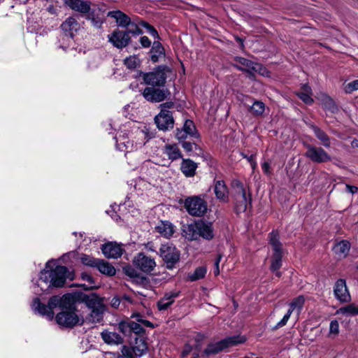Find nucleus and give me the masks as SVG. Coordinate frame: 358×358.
<instances>
[{
	"label": "nucleus",
	"mask_w": 358,
	"mask_h": 358,
	"mask_svg": "<svg viewBox=\"0 0 358 358\" xmlns=\"http://www.w3.org/2000/svg\"><path fill=\"white\" fill-rule=\"evenodd\" d=\"M49 261L45 264V268L41 272L40 280L50 283L49 287H62L64 285L66 279L73 280V273L70 272L67 267L57 265L52 268Z\"/></svg>",
	"instance_id": "1"
},
{
	"label": "nucleus",
	"mask_w": 358,
	"mask_h": 358,
	"mask_svg": "<svg viewBox=\"0 0 358 358\" xmlns=\"http://www.w3.org/2000/svg\"><path fill=\"white\" fill-rule=\"evenodd\" d=\"M185 231L191 241H196L199 238L211 241L215 236L213 222L203 219L188 224Z\"/></svg>",
	"instance_id": "2"
},
{
	"label": "nucleus",
	"mask_w": 358,
	"mask_h": 358,
	"mask_svg": "<svg viewBox=\"0 0 358 358\" xmlns=\"http://www.w3.org/2000/svg\"><path fill=\"white\" fill-rule=\"evenodd\" d=\"M232 185L234 190V210L236 214L245 213L252 208L251 194L248 193L247 195L243 184L238 180L234 181Z\"/></svg>",
	"instance_id": "3"
},
{
	"label": "nucleus",
	"mask_w": 358,
	"mask_h": 358,
	"mask_svg": "<svg viewBox=\"0 0 358 358\" xmlns=\"http://www.w3.org/2000/svg\"><path fill=\"white\" fill-rule=\"evenodd\" d=\"M169 66L166 65H159L152 71L144 73L138 72V76L142 77L145 84L151 87H163L166 80V73L170 71Z\"/></svg>",
	"instance_id": "4"
},
{
	"label": "nucleus",
	"mask_w": 358,
	"mask_h": 358,
	"mask_svg": "<svg viewBox=\"0 0 358 358\" xmlns=\"http://www.w3.org/2000/svg\"><path fill=\"white\" fill-rule=\"evenodd\" d=\"M245 338L241 336H232L227 337L218 342L209 343L203 352V354L208 357L217 355L229 347L243 343Z\"/></svg>",
	"instance_id": "5"
},
{
	"label": "nucleus",
	"mask_w": 358,
	"mask_h": 358,
	"mask_svg": "<svg viewBox=\"0 0 358 358\" xmlns=\"http://www.w3.org/2000/svg\"><path fill=\"white\" fill-rule=\"evenodd\" d=\"M179 203H183L187 212L194 217H202L207 212V202L199 196H191L184 201L180 199Z\"/></svg>",
	"instance_id": "6"
},
{
	"label": "nucleus",
	"mask_w": 358,
	"mask_h": 358,
	"mask_svg": "<svg viewBox=\"0 0 358 358\" xmlns=\"http://www.w3.org/2000/svg\"><path fill=\"white\" fill-rule=\"evenodd\" d=\"M269 243L273 250L271 270L275 272V275L278 277H280L281 273L278 270L282 266V243L279 240V235L278 232L273 231L269 234Z\"/></svg>",
	"instance_id": "7"
},
{
	"label": "nucleus",
	"mask_w": 358,
	"mask_h": 358,
	"mask_svg": "<svg viewBox=\"0 0 358 358\" xmlns=\"http://www.w3.org/2000/svg\"><path fill=\"white\" fill-rule=\"evenodd\" d=\"M159 255L168 269H173L180 257V251L172 243L162 244L159 248Z\"/></svg>",
	"instance_id": "8"
},
{
	"label": "nucleus",
	"mask_w": 358,
	"mask_h": 358,
	"mask_svg": "<svg viewBox=\"0 0 358 358\" xmlns=\"http://www.w3.org/2000/svg\"><path fill=\"white\" fill-rule=\"evenodd\" d=\"M56 322L62 327L71 329L77 324H83V317H80L76 310H62L55 316Z\"/></svg>",
	"instance_id": "9"
},
{
	"label": "nucleus",
	"mask_w": 358,
	"mask_h": 358,
	"mask_svg": "<svg viewBox=\"0 0 358 358\" xmlns=\"http://www.w3.org/2000/svg\"><path fill=\"white\" fill-rule=\"evenodd\" d=\"M234 62H236V64H234V66L236 69L248 72L250 74L253 73V72H259L264 75V71H266V69L261 64L255 63L251 60L242 57H236L234 58Z\"/></svg>",
	"instance_id": "10"
},
{
	"label": "nucleus",
	"mask_w": 358,
	"mask_h": 358,
	"mask_svg": "<svg viewBox=\"0 0 358 358\" xmlns=\"http://www.w3.org/2000/svg\"><path fill=\"white\" fill-rule=\"evenodd\" d=\"M155 87H147L143 92V97L150 102L159 103L165 100L170 92L168 89Z\"/></svg>",
	"instance_id": "11"
},
{
	"label": "nucleus",
	"mask_w": 358,
	"mask_h": 358,
	"mask_svg": "<svg viewBox=\"0 0 358 358\" xmlns=\"http://www.w3.org/2000/svg\"><path fill=\"white\" fill-rule=\"evenodd\" d=\"M307 151L305 153L306 157L315 163H324L331 160L330 155L321 147H316L310 144H306Z\"/></svg>",
	"instance_id": "12"
},
{
	"label": "nucleus",
	"mask_w": 358,
	"mask_h": 358,
	"mask_svg": "<svg viewBox=\"0 0 358 358\" xmlns=\"http://www.w3.org/2000/svg\"><path fill=\"white\" fill-rule=\"evenodd\" d=\"M60 28L63 31L62 39L69 38L72 43L76 33L80 29V25L75 17H69L62 23Z\"/></svg>",
	"instance_id": "13"
},
{
	"label": "nucleus",
	"mask_w": 358,
	"mask_h": 358,
	"mask_svg": "<svg viewBox=\"0 0 358 358\" xmlns=\"http://www.w3.org/2000/svg\"><path fill=\"white\" fill-rule=\"evenodd\" d=\"M108 41L113 46L118 49H122L127 46L131 41V38L126 31L115 29L108 36Z\"/></svg>",
	"instance_id": "14"
},
{
	"label": "nucleus",
	"mask_w": 358,
	"mask_h": 358,
	"mask_svg": "<svg viewBox=\"0 0 358 358\" xmlns=\"http://www.w3.org/2000/svg\"><path fill=\"white\" fill-rule=\"evenodd\" d=\"M134 265L144 273H150L156 266L153 258L146 256L144 253H138L134 259Z\"/></svg>",
	"instance_id": "15"
},
{
	"label": "nucleus",
	"mask_w": 358,
	"mask_h": 358,
	"mask_svg": "<svg viewBox=\"0 0 358 358\" xmlns=\"http://www.w3.org/2000/svg\"><path fill=\"white\" fill-rule=\"evenodd\" d=\"M163 110L155 117L157 127L163 131L172 129L174 127V119L172 113H166Z\"/></svg>",
	"instance_id": "16"
},
{
	"label": "nucleus",
	"mask_w": 358,
	"mask_h": 358,
	"mask_svg": "<svg viewBox=\"0 0 358 358\" xmlns=\"http://www.w3.org/2000/svg\"><path fill=\"white\" fill-rule=\"evenodd\" d=\"M101 250L103 255L108 259H117L122 255L124 252L122 245L113 241L103 244Z\"/></svg>",
	"instance_id": "17"
},
{
	"label": "nucleus",
	"mask_w": 358,
	"mask_h": 358,
	"mask_svg": "<svg viewBox=\"0 0 358 358\" xmlns=\"http://www.w3.org/2000/svg\"><path fill=\"white\" fill-rule=\"evenodd\" d=\"M76 299L85 303L90 310L105 306L103 299L95 293H78Z\"/></svg>",
	"instance_id": "18"
},
{
	"label": "nucleus",
	"mask_w": 358,
	"mask_h": 358,
	"mask_svg": "<svg viewBox=\"0 0 358 358\" xmlns=\"http://www.w3.org/2000/svg\"><path fill=\"white\" fill-rule=\"evenodd\" d=\"M334 294L335 297L342 303L348 302L351 300V296L344 279L341 278L336 282L334 287Z\"/></svg>",
	"instance_id": "19"
},
{
	"label": "nucleus",
	"mask_w": 358,
	"mask_h": 358,
	"mask_svg": "<svg viewBox=\"0 0 358 358\" xmlns=\"http://www.w3.org/2000/svg\"><path fill=\"white\" fill-rule=\"evenodd\" d=\"M64 3L72 10L81 13H88L90 10L91 2L81 0H64Z\"/></svg>",
	"instance_id": "20"
},
{
	"label": "nucleus",
	"mask_w": 358,
	"mask_h": 358,
	"mask_svg": "<svg viewBox=\"0 0 358 358\" xmlns=\"http://www.w3.org/2000/svg\"><path fill=\"white\" fill-rule=\"evenodd\" d=\"M107 15L114 18L117 25L120 27L127 28L131 24V18L120 10L109 11Z\"/></svg>",
	"instance_id": "21"
},
{
	"label": "nucleus",
	"mask_w": 358,
	"mask_h": 358,
	"mask_svg": "<svg viewBox=\"0 0 358 358\" xmlns=\"http://www.w3.org/2000/svg\"><path fill=\"white\" fill-rule=\"evenodd\" d=\"M32 306L35 311H37L43 316H46L49 320H52L54 318L53 310H50L48 305L42 303L38 298H35L34 299Z\"/></svg>",
	"instance_id": "22"
},
{
	"label": "nucleus",
	"mask_w": 358,
	"mask_h": 358,
	"mask_svg": "<svg viewBox=\"0 0 358 358\" xmlns=\"http://www.w3.org/2000/svg\"><path fill=\"white\" fill-rule=\"evenodd\" d=\"M101 336L104 343L108 345H120L123 343L122 337L117 333L104 330L101 333Z\"/></svg>",
	"instance_id": "23"
},
{
	"label": "nucleus",
	"mask_w": 358,
	"mask_h": 358,
	"mask_svg": "<svg viewBox=\"0 0 358 358\" xmlns=\"http://www.w3.org/2000/svg\"><path fill=\"white\" fill-rule=\"evenodd\" d=\"M150 60L153 63L159 62L161 57H165V49L159 41H155L150 50Z\"/></svg>",
	"instance_id": "24"
},
{
	"label": "nucleus",
	"mask_w": 358,
	"mask_h": 358,
	"mask_svg": "<svg viewBox=\"0 0 358 358\" xmlns=\"http://www.w3.org/2000/svg\"><path fill=\"white\" fill-rule=\"evenodd\" d=\"M197 164L189 159H182L180 171L186 177H193L196 174Z\"/></svg>",
	"instance_id": "25"
},
{
	"label": "nucleus",
	"mask_w": 358,
	"mask_h": 358,
	"mask_svg": "<svg viewBox=\"0 0 358 358\" xmlns=\"http://www.w3.org/2000/svg\"><path fill=\"white\" fill-rule=\"evenodd\" d=\"M133 352L137 357H141L148 351V343L144 336H136L134 343Z\"/></svg>",
	"instance_id": "26"
},
{
	"label": "nucleus",
	"mask_w": 358,
	"mask_h": 358,
	"mask_svg": "<svg viewBox=\"0 0 358 358\" xmlns=\"http://www.w3.org/2000/svg\"><path fill=\"white\" fill-rule=\"evenodd\" d=\"M157 232L165 238H170L173 236L175 230L173 225L169 221H162L155 227Z\"/></svg>",
	"instance_id": "27"
},
{
	"label": "nucleus",
	"mask_w": 358,
	"mask_h": 358,
	"mask_svg": "<svg viewBox=\"0 0 358 358\" xmlns=\"http://www.w3.org/2000/svg\"><path fill=\"white\" fill-rule=\"evenodd\" d=\"M309 127L313 130L315 136L320 141L324 147L329 148L331 146L330 138L324 131L313 124H309Z\"/></svg>",
	"instance_id": "28"
},
{
	"label": "nucleus",
	"mask_w": 358,
	"mask_h": 358,
	"mask_svg": "<svg viewBox=\"0 0 358 358\" xmlns=\"http://www.w3.org/2000/svg\"><path fill=\"white\" fill-rule=\"evenodd\" d=\"M164 153L171 161L178 160L182 157V152L176 144H166L164 148Z\"/></svg>",
	"instance_id": "29"
},
{
	"label": "nucleus",
	"mask_w": 358,
	"mask_h": 358,
	"mask_svg": "<svg viewBox=\"0 0 358 358\" xmlns=\"http://www.w3.org/2000/svg\"><path fill=\"white\" fill-rule=\"evenodd\" d=\"M214 192L216 198L222 201H228V189L223 180H217L215 182Z\"/></svg>",
	"instance_id": "30"
},
{
	"label": "nucleus",
	"mask_w": 358,
	"mask_h": 358,
	"mask_svg": "<svg viewBox=\"0 0 358 358\" xmlns=\"http://www.w3.org/2000/svg\"><path fill=\"white\" fill-rule=\"evenodd\" d=\"M96 268L103 274L113 276L115 275L116 270L115 267L105 261L104 259H99Z\"/></svg>",
	"instance_id": "31"
},
{
	"label": "nucleus",
	"mask_w": 358,
	"mask_h": 358,
	"mask_svg": "<svg viewBox=\"0 0 358 358\" xmlns=\"http://www.w3.org/2000/svg\"><path fill=\"white\" fill-rule=\"evenodd\" d=\"M60 309L62 310H76L75 298L70 294L60 296Z\"/></svg>",
	"instance_id": "32"
},
{
	"label": "nucleus",
	"mask_w": 358,
	"mask_h": 358,
	"mask_svg": "<svg viewBox=\"0 0 358 358\" xmlns=\"http://www.w3.org/2000/svg\"><path fill=\"white\" fill-rule=\"evenodd\" d=\"M350 243L349 241L343 240L336 244L333 248V250L339 257H345L349 253Z\"/></svg>",
	"instance_id": "33"
},
{
	"label": "nucleus",
	"mask_w": 358,
	"mask_h": 358,
	"mask_svg": "<svg viewBox=\"0 0 358 358\" xmlns=\"http://www.w3.org/2000/svg\"><path fill=\"white\" fill-rule=\"evenodd\" d=\"M105 310L106 306L91 309V312L87 319L92 323H99L103 320Z\"/></svg>",
	"instance_id": "34"
},
{
	"label": "nucleus",
	"mask_w": 358,
	"mask_h": 358,
	"mask_svg": "<svg viewBox=\"0 0 358 358\" xmlns=\"http://www.w3.org/2000/svg\"><path fill=\"white\" fill-rule=\"evenodd\" d=\"M80 278L83 280L87 282L88 284H80L77 285V286L83 287L85 290H92L98 287L95 285L94 278L90 274L86 272H83L80 274Z\"/></svg>",
	"instance_id": "35"
},
{
	"label": "nucleus",
	"mask_w": 358,
	"mask_h": 358,
	"mask_svg": "<svg viewBox=\"0 0 358 358\" xmlns=\"http://www.w3.org/2000/svg\"><path fill=\"white\" fill-rule=\"evenodd\" d=\"M304 303L305 299L303 296H297L296 298L294 299L289 303V308L288 309V311L292 313L296 310L297 313L299 314L304 305Z\"/></svg>",
	"instance_id": "36"
},
{
	"label": "nucleus",
	"mask_w": 358,
	"mask_h": 358,
	"mask_svg": "<svg viewBox=\"0 0 358 358\" xmlns=\"http://www.w3.org/2000/svg\"><path fill=\"white\" fill-rule=\"evenodd\" d=\"M182 129L190 137H193L195 138H199V134L196 131V127L193 121L190 120H186L184 122Z\"/></svg>",
	"instance_id": "37"
},
{
	"label": "nucleus",
	"mask_w": 358,
	"mask_h": 358,
	"mask_svg": "<svg viewBox=\"0 0 358 358\" xmlns=\"http://www.w3.org/2000/svg\"><path fill=\"white\" fill-rule=\"evenodd\" d=\"M338 313L346 316L358 315V306L355 303H350L344 307L340 308Z\"/></svg>",
	"instance_id": "38"
},
{
	"label": "nucleus",
	"mask_w": 358,
	"mask_h": 358,
	"mask_svg": "<svg viewBox=\"0 0 358 358\" xmlns=\"http://www.w3.org/2000/svg\"><path fill=\"white\" fill-rule=\"evenodd\" d=\"M207 272V269L204 266H199L196 268L192 273L188 274V279L193 282L200 279H202L205 277Z\"/></svg>",
	"instance_id": "39"
},
{
	"label": "nucleus",
	"mask_w": 358,
	"mask_h": 358,
	"mask_svg": "<svg viewBox=\"0 0 358 358\" xmlns=\"http://www.w3.org/2000/svg\"><path fill=\"white\" fill-rule=\"evenodd\" d=\"M116 138V146L117 148H140L138 143H136L134 145L133 142L129 140H126L124 136H120Z\"/></svg>",
	"instance_id": "40"
},
{
	"label": "nucleus",
	"mask_w": 358,
	"mask_h": 358,
	"mask_svg": "<svg viewBox=\"0 0 358 358\" xmlns=\"http://www.w3.org/2000/svg\"><path fill=\"white\" fill-rule=\"evenodd\" d=\"M265 110V104L260 101H255L250 108V111L255 116L262 115Z\"/></svg>",
	"instance_id": "41"
},
{
	"label": "nucleus",
	"mask_w": 358,
	"mask_h": 358,
	"mask_svg": "<svg viewBox=\"0 0 358 358\" xmlns=\"http://www.w3.org/2000/svg\"><path fill=\"white\" fill-rule=\"evenodd\" d=\"M124 64L129 69H134L140 65V59L135 55L129 56L124 59Z\"/></svg>",
	"instance_id": "42"
},
{
	"label": "nucleus",
	"mask_w": 358,
	"mask_h": 358,
	"mask_svg": "<svg viewBox=\"0 0 358 358\" xmlns=\"http://www.w3.org/2000/svg\"><path fill=\"white\" fill-rule=\"evenodd\" d=\"M99 259L85 254H83L80 257V262L83 264L93 268H96Z\"/></svg>",
	"instance_id": "43"
},
{
	"label": "nucleus",
	"mask_w": 358,
	"mask_h": 358,
	"mask_svg": "<svg viewBox=\"0 0 358 358\" xmlns=\"http://www.w3.org/2000/svg\"><path fill=\"white\" fill-rule=\"evenodd\" d=\"M131 320L122 321L118 324V329L124 335L131 334Z\"/></svg>",
	"instance_id": "44"
},
{
	"label": "nucleus",
	"mask_w": 358,
	"mask_h": 358,
	"mask_svg": "<svg viewBox=\"0 0 358 358\" xmlns=\"http://www.w3.org/2000/svg\"><path fill=\"white\" fill-rule=\"evenodd\" d=\"M131 334L133 332L137 336H143L145 329L142 327V326L140 324L134 321H131Z\"/></svg>",
	"instance_id": "45"
},
{
	"label": "nucleus",
	"mask_w": 358,
	"mask_h": 358,
	"mask_svg": "<svg viewBox=\"0 0 358 358\" xmlns=\"http://www.w3.org/2000/svg\"><path fill=\"white\" fill-rule=\"evenodd\" d=\"M129 27H130L125 30L129 35L130 34L133 35H141L143 34V31L139 28L137 23L131 21V24Z\"/></svg>",
	"instance_id": "46"
},
{
	"label": "nucleus",
	"mask_w": 358,
	"mask_h": 358,
	"mask_svg": "<svg viewBox=\"0 0 358 358\" xmlns=\"http://www.w3.org/2000/svg\"><path fill=\"white\" fill-rule=\"evenodd\" d=\"M339 334V323L337 320H334L330 322L329 324V336H336Z\"/></svg>",
	"instance_id": "47"
},
{
	"label": "nucleus",
	"mask_w": 358,
	"mask_h": 358,
	"mask_svg": "<svg viewBox=\"0 0 358 358\" xmlns=\"http://www.w3.org/2000/svg\"><path fill=\"white\" fill-rule=\"evenodd\" d=\"M324 101L326 108L331 112L334 113L338 110L337 106L331 97L326 96Z\"/></svg>",
	"instance_id": "48"
},
{
	"label": "nucleus",
	"mask_w": 358,
	"mask_h": 358,
	"mask_svg": "<svg viewBox=\"0 0 358 358\" xmlns=\"http://www.w3.org/2000/svg\"><path fill=\"white\" fill-rule=\"evenodd\" d=\"M60 296H52L50 298L48 302V305L50 307V310H52L55 308L59 307L60 308Z\"/></svg>",
	"instance_id": "49"
},
{
	"label": "nucleus",
	"mask_w": 358,
	"mask_h": 358,
	"mask_svg": "<svg viewBox=\"0 0 358 358\" xmlns=\"http://www.w3.org/2000/svg\"><path fill=\"white\" fill-rule=\"evenodd\" d=\"M132 317L136 318L137 323H138L140 324H141L147 327L154 328V324L151 322L143 319V317L141 314L138 313V314L134 315H132Z\"/></svg>",
	"instance_id": "50"
},
{
	"label": "nucleus",
	"mask_w": 358,
	"mask_h": 358,
	"mask_svg": "<svg viewBox=\"0 0 358 358\" xmlns=\"http://www.w3.org/2000/svg\"><path fill=\"white\" fill-rule=\"evenodd\" d=\"M139 135L143 136L144 139L145 140V141L138 143L140 148L144 145L150 139L155 137L154 133L150 132L147 129L145 130L141 131Z\"/></svg>",
	"instance_id": "51"
},
{
	"label": "nucleus",
	"mask_w": 358,
	"mask_h": 358,
	"mask_svg": "<svg viewBox=\"0 0 358 358\" xmlns=\"http://www.w3.org/2000/svg\"><path fill=\"white\" fill-rule=\"evenodd\" d=\"M312 94L303 93V92H298L296 94L297 96L301 99L305 103L308 105H310L313 103V99L311 97Z\"/></svg>",
	"instance_id": "52"
},
{
	"label": "nucleus",
	"mask_w": 358,
	"mask_h": 358,
	"mask_svg": "<svg viewBox=\"0 0 358 358\" xmlns=\"http://www.w3.org/2000/svg\"><path fill=\"white\" fill-rule=\"evenodd\" d=\"M356 90H358V80H353L345 86V92L348 94Z\"/></svg>",
	"instance_id": "53"
},
{
	"label": "nucleus",
	"mask_w": 358,
	"mask_h": 358,
	"mask_svg": "<svg viewBox=\"0 0 358 358\" xmlns=\"http://www.w3.org/2000/svg\"><path fill=\"white\" fill-rule=\"evenodd\" d=\"M122 355L120 356H123V358H134L133 356V348H130L127 345H123L121 349Z\"/></svg>",
	"instance_id": "54"
},
{
	"label": "nucleus",
	"mask_w": 358,
	"mask_h": 358,
	"mask_svg": "<svg viewBox=\"0 0 358 358\" xmlns=\"http://www.w3.org/2000/svg\"><path fill=\"white\" fill-rule=\"evenodd\" d=\"M123 270L127 276L133 278L134 280L139 275V273L131 266H125Z\"/></svg>",
	"instance_id": "55"
},
{
	"label": "nucleus",
	"mask_w": 358,
	"mask_h": 358,
	"mask_svg": "<svg viewBox=\"0 0 358 358\" xmlns=\"http://www.w3.org/2000/svg\"><path fill=\"white\" fill-rule=\"evenodd\" d=\"M171 305V301H166L164 298L157 302V308L159 310H167Z\"/></svg>",
	"instance_id": "56"
},
{
	"label": "nucleus",
	"mask_w": 358,
	"mask_h": 358,
	"mask_svg": "<svg viewBox=\"0 0 358 358\" xmlns=\"http://www.w3.org/2000/svg\"><path fill=\"white\" fill-rule=\"evenodd\" d=\"M291 315L292 313L287 310V313L284 315L282 319L279 322L277 323V324L274 327L273 329H277L278 328L284 327L287 323V321L289 320Z\"/></svg>",
	"instance_id": "57"
},
{
	"label": "nucleus",
	"mask_w": 358,
	"mask_h": 358,
	"mask_svg": "<svg viewBox=\"0 0 358 358\" xmlns=\"http://www.w3.org/2000/svg\"><path fill=\"white\" fill-rule=\"evenodd\" d=\"M291 315L292 313L287 310V313L284 315L282 319L279 322L277 323V324L274 327L273 329H277L278 328L284 327L287 323V321L289 320Z\"/></svg>",
	"instance_id": "58"
},
{
	"label": "nucleus",
	"mask_w": 358,
	"mask_h": 358,
	"mask_svg": "<svg viewBox=\"0 0 358 358\" xmlns=\"http://www.w3.org/2000/svg\"><path fill=\"white\" fill-rule=\"evenodd\" d=\"M187 136H188V135L183 130L182 128H181V129L177 128L176 132V138L179 141L180 143L185 141L187 138Z\"/></svg>",
	"instance_id": "59"
},
{
	"label": "nucleus",
	"mask_w": 358,
	"mask_h": 358,
	"mask_svg": "<svg viewBox=\"0 0 358 358\" xmlns=\"http://www.w3.org/2000/svg\"><path fill=\"white\" fill-rule=\"evenodd\" d=\"M180 294V292H170L164 294V299L166 301H171V304L174 302V299Z\"/></svg>",
	"instance_id": "60"
},
{
	"label": "nucleus",
	"mask_w": 358,
	"mask_h": 358,
	"mask_svg": "<svg viewBox=\"0 0 358 358\" xmlns=\"http://www.w3.org/2000/svg\"><path fill=\"white\" fill-rule=\"evenodd\" d=\"M173 106H174V103L172 101H167V102L163 103L159 105V107L161 109L160 111H162L163 110H165L164 112L166 113H172V112L170 111L169 109L172 108Z\"/></svg>",
	"instance_id": "61"
},
{
	"label": "nucleus",
	"mask_w": 358,
	"mask_h": 358,
	"mask_svg": "<svg viewBox=\"0 0 358 358\" xmlns=\"http://www.w3.org/2000/svg\"><path fill=\"white\" fill-rule=\"evenodd\" d=\"M134 281L143 286H147L150 282L149 279L147 277L142 276L140 274L134 279Z\"/></svg>",
	"instance_id": "62"
},
{
	"label": "nucleus",
	"mask_w": 358,
	"mask_h": 358,
	"mask_svg": "<svg viewBox=\"0 0 358 358\" xmlns=\"http://www.w3.org/2000/svg\"><path fill=\"white\" fill-rule=\"evenodd\" d=\"M194 142H189V141H183L180 143H181V145L183 148V149L186 152H192L194 150Z\"/></svg>",
	"instance_id": "63"
},
{
	"label": "nucleus",
	"mask_w": 358,
	"mask_h": 358,
	"mask_svg": "<svg viewBox=\"0 0 358 358\" xmlns=\"http://www.w3.org/2000/svg\"><path fill=\"white\" fill-rule=\"evenodd\" d=\"M222 258V255L220 254L217 255L216 260L215 262L213 273L215 276H217L220 274L219 265H220V262Z\"/></svg>",
	"instance_id": "64"
}]
</instances>
